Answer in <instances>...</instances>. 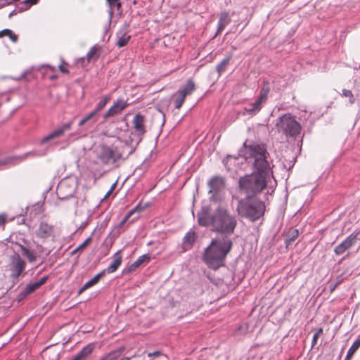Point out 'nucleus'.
Instances as JSON below:
<instances>
[{"label":"nucleus","instance_id":"79ce46f5","mask_svg":"<svg viewBox=\"0 0 360 360\" xmlns=\"http://www.w3.org/2000/svg\"><path fill=\"white\" fill-rule=\"evenodd\" d=\"M108 5L110 7L116 6L117 9H120L121 8V3L119 1V0H106Z\"/></svg>","mask_w":360,"mask_h":360},{"label":"nucleus","instance_id":"a19ab883","mask_svg":"<svg viewBox=\"0 0 360 360\" xmlns=\"http://www.w3.org/2000/svg\"><path fill=\"white\" fill-rule=\"evenodd\" d=\"M91 241V238H86L81 245H79L77 248L76 250H82L84 248H85Z\"/></svg>","mask_w":360,"mask_h":360},{"label":"nucleus","instance_id":"7c9ffc66","mask_svg":"<svg viewBox=\"0 0 360 360\" xmlns=\"http://www.w3.org/2000/svg\"><path fill=\"white\" fill-rule=\"evenodd\" d=\"M298 236L299 231L297 229H293L288 232L287 238L285 239V244L287 248L297 238Z\"/></svg>","mask_w":360,"mask_h":360},{"label":"nucleus","instance_id":"4c0bfd02","mask_svg":"<svg viewBox=\"0 0 360 360\" xmlns=\"http://www.w3.org/2000/svg\"><path fill=\"white\" fill-rule=\"evenodd\" d=\"M269 88L268 85L264 84L261 90L259 98H258L257 99L264 103L266 100V96L267 94L269 93Z\"/></svg>","mask_w":360,"mask_h":360},{"label":"nucleus","instance_id":"c03bdc74","mask_svg":"<svg viewBox=\"0 0 360 360\" xmlns=\"http://www.w3.org/2000/svg\"><path fill=\"white\" fill-rule=\"evenodd\" d=\"M47 279H48V276H45L41 278L40 280L37 282V283L39 285V288L46 282Z\"/></svg>","mask_w":360,"mask_h":360},{"label":"nucleus","instance_id":"4468645a","mask_svg":"<svg viewBox=\"0 0 360 360\" xmlns=\"http://www.w3.org/2000/svg\"><path fill=\"white\" fill-rule=\"evenodd\" d=\"M72 122V121H70L69 122L65 123L58 127L50 134L44 137L41 141V144H44L53 139L62 136L65 131L71 129Z\"/></svg>","mask_w":360,"mask_h":360},{"label":"nucleus","instance_id":"9b49d317","mask_svg":"<svg viewBox=\"0 0 360 360\" xmlns=\"http://www.w3.org/2000/svg\"><path fill=\"white\" fill-rule=\"evenodd\" d=\"M195 89V82L193 79H189L187 80L186 84L174 95L175 97L174 105L175 108L179 109L182 106L186 97L191 95Z\"/></svg>","mask_w":360,"mask_h":360},{"label":"nucleus","instance_id":"603ef678","mask_svg":"<svg viewBox=\"0 0 360 360\" xmlns=\"http://www.w3.org/2000/svg\"><path fill=\"white\" fill-rule=\"evenodd\" d=\"M338 285V283H336L335 284H334V285L333 287H331L330 291L333 292L336 288Z\"/></svg>","mask_w":360,"mask_h":360},{"label":"nucleus","instance_id":"5fc2aeb1","mask_svg":"<svg viewBox=\"0 0 360 360\" xmlns=\"http://www.w3.org/2000/svg\"><path fill=\"white\" fill-rule=\"evenodd\" d=\"M79 250H76V249H75L72 252V255H75V253H77Z\"/></svg>","mask_w":360,"mask_h":360},{"label":"nucleus","instance_id":"f257e3e1","mask_svg":"<svg viewBox=\"0 0 360 360\" xmlns=\"http://www.w3.org/2000/svg\"><path fill=\"white\" fill-rule=\"evenodd\" d=\"M197 220L199 225L211 226L214 231L223 234V237L233 234L238 224L236 216L222 205H218L212 212L209 206H202L197 213Z\"/></svg>","mask_w":360,"mask_h":360},{"label":"nucleus","instance_id":"2f4dec72","mask_svg":"<svg viewBox=\"0 0 360 360\" xmlns=\"http://www.w3.org/2000/svg\"><path fill=\"white\" fill-rule=\"evenodd\" d=\"M18 246L22 255L25 256L30 262H33L36 260V256L29 250V248L21 244H18Z\"/></svg>","mask_w":360,"mask_h":360},{"label":"nucleus","instance_id":"c85d7f7f","mask_svg":"<svg viewBox=\"0 0 360 360\" xmlns=\"http://www.w3.org/2000/svg\"><path fill=\"white\" fill-rule=\"evenodd\" d=\"M359 347H360V338L356 339L352 345L350 347V348L349 349V350L347 352V356H346L345 360H351L352 356L358 350Z\"/></svg>","mask_w":360,"mask_h":360},{"label":"nucleus","instance_id":"dca6fc26","mask_svg":"<svg viewBox=\"0 0 360 360\" xmlns=\"http://www.w3.org/2000/svg\"><path fill=\"white\" fill-rule=\"evenodd\" d=\"M36 236L41 239L53 236L54 227L46 221H41L35 231Z\"/></svg>","mask_w":360,"mask_h":360},{"label":"nucleus","instance_id":"4be33fe9","mask_svg":"<svg viewBox=\"0 0 360 360\" xmlns=\"http://www.w3.org/2000/svg\"><path fill=\"white\" fill-rule=\"evenodd\" d=\"M262 102L260 101L259 99H257L255 103L248 104L244 108V114L251 116L255 115L257 112L260 111L262 108Z\"/></svg>","mask_w":360,"mask_h":360},{"label":"nucleus","instance_id":"a211bd4d","mask_svg":"<svg viewBox=\"0 0 360 360\" xmlns=\"http://www.w3.org/2000/svg\"><path fill=\"white\" fill-rule=\"evenodd\" d=\"M231 22V17L228 12L222 11L219 14L218 27L214 37L220 34L224 29Z\"/></svg>","mask_w":360,"mask_h":360},{"label":"nucleus","instance_id":"412c9836","mask_svg":"<svg viewBox=\"0 0 360 360\" xmlns=\"http://www.w3.org/2000/svg\"><path fill=\"white\" fill-rule=\"evenodd\" d=\"M105 275V271H102L98 274H96L95 276H94L91 280H89L88 282H86L78 291L79 294L82 293L84 291H85L86 289L94 286V285L97 284L100 279L103 278Z\"/></svg>","mask_w":360,"mask_h":360},{"label":"nucleus","instance_id":"2eb2a0df","mask_svg":"<svg viewBox=\"0 0 360 360\" xmlns=\"http://www.w3.org/2000/svg\"><path fill=\"white\" fill-rule=\"evenodd\" d=\"M72 122V121H70L69 122L65 123L58 127L50 134L44 137L41 141V144H44L53 139L62 136L65 131L71 129Z\"/></svg>","mask_w":360,"mask_h":360},{"label":"nucleus","instance_id":"ddd939ff","mask_svg":"<svg viewBox=\"0 0 360 360\" xmlns=\"http://www.w3.org/2000/svg\"><path fill=\"white\" fill-rule=\"evenodd\" d=\"M128 106V103L124 99H117L108 110L103 114V118L108 120L122 112Z\"/></svg>","mask_w":360,"mask_h":360},{"label":"nucleus","instance_id":"09e8293b","mask_svg":"<svg viewBox=\"0 0 360 360\" xmlns=\"http://www.w3.org/2000/svg\"><path fill=\"white\" fill-rule=\"evenodd\" d=\"M112 191H108L107 192V193L105 194V195L103 197V198L102 199V200H104L105 199H106L108 196H110V195L111 194Z\"/></svg>","mask_w":360,"mask_h":360},{"label":"nucleus","instance_id":"a18cd8bd","mask_svg":"<svg viewBox=\"0 0 360 360\" xmlns=\"http://www.w3.org/2000/svg\"><path fill=\"white\" fill-rule=\"evenodd\" d=\"M59 70L63 73H68L69 72L68 70L63 65H59Z\"/></svg>","mask_w":360,"mask_h":360},{"label":"nucleus","instance_id":"b1692460","mask_svg":"<svg viewBox=\"0 0 360 360\" xmlns=\"http://www.w3.org/2000/svg\"><path fill=\"white\" fill-rule=\"evenodd\" d=\"M94 349V344L91 343L84 347L70 360H84L91 354Z\"/></svg>","mask_w":360,"mask_h":360},{"label":"nucleus","instance_id":"8fccbe9b","mask_svg":"<svg viewBox=\"0 0 360 360\" xmlns=\"http://www.w3.org/2000/svg\"><path fill=\"white\" fill-rule=\"evenodd\" d=\"M159 354H160V352H153V353H150V354H148V356H158V355H159Z\"/></svg>","mask_w":360,"mask_h":360},{"label":"nucleus","instance_id":"58836bf2","mask_svg":"<svg viewBox=\"0 0 360 360\" xmlns=\"http://www.w3.org/2000/svg\"><path fill=\"white\" fill-rule=\"evenodd\" d=\"M120 356V352H112L103 358L101 359V360H117V359Z\"/></svg>","mask_w":360,"mask_h":360},{"label":"nucleus","instance_id":"1a4fd4ad","mask_svg":"<svg viewBox=\"0 0 360 360\" xmlns=\"http://www.w3.org/2000/svg\"><path fill=\"white\" fill-rule=\"evenodd\" d=\"M25 262L18 254L15 253L11 256L9 270L11 271L10 277L13 283L18 281V278L25 269Z\"/></svg>","mask_w":360,"mask_h":360},{"label":"nucleus","instance_id":"f8f14e48","mask_svg":"<svg viewBox=\"0 0 360 360\" xmlns=\"http://www.w3.org/2000/svg\"><path fill=\"white\" fill-rule=\"evenodd\" d=\"M145 122V117L140 113L135 115L132 120L133 131L131 134L137 137L136 140L137 143L142 140L143 136L146 131Z\"/></svg>","mask_w":360,"mask_h":360},{"label":"nucleus","instance_id":"39448f33","mask_svg":"<svg viewBox=\"0 0 360 360\" xmlns=\"http://www.w3.org/2000/svg\"><path fill=\"white\" fill-rule=\"evenodd\" d=\"M269 158L270 155L264 144L254 143L246 146V159L252 161L253 168L257 172L270 173Z\"/></svg>","mask_w":360,"mask_h":360},{"label":"nucleus","instance_id":"473e14b6","mask_svg":"<svg viewBox=\"0 0 360 360\" xmlns=\"http://www.w3.org/2000/svg\"><path fill=\"white\" fill-rule=\"evenodd\" d=\"M39 0H25L20 3L18 8L20 11L29 9L32 5L36 4Z\"/></svg>","mask_w":360,"mask_h":360},{"label":"nucleus","instance_id":"f704fd0d","mask_svg":"<svg viewBox=\"0 0 360 360\" xmlns=\"http://www.w3.org/2000/svg\"><path fill=\"white\" fill-rule=\"evenodd\" d=\"M109 98L108 96L103 98L97 104L93 112H95V114L97 115V114L105 106Z\"/></svg>","mask_w":360,"mask_h":360},{"label":"nucleus","instance_id":"72a5a7b5","mask_svg":"<svg viewBox=\"0 0 360 360\" xmlns=\"http://www.w3.org/2000/svg\"><path fill=\"white\" fill-rule=\"evenodd\" d=\"M130 39V35H127L126 33H122L120 36L118 37L116 45L120 48L125 46L128 44Z\"/></svg>","mask_w":360,"mask_h":360},{"label":"nucleus","instance_id":"6ab92c4d","mask_svg":"<svg viewBox=\"0 0 360 360\" xmlns=\"http://www.w3.org/2000/svg\"><path fill=\"white\" fill-rule=\"evenodd\" d=\"M197 238V234L194 230H190L184 237L182 243L183 251L190 250Z\"/></svg>","mask_w":360,"mask_h":360},{"label":"nucleus","instance_id":"c756f323","mask_svg":"<svg viewBox=\"0 0 360 360\" xmlns=\"http://www.w3.org/2000/svg\"><path fill=\"white\" fill-rule=\"evenodd\" d=\"M232 55L229 54L226 58H224L221 63L217 66V71L219 73V75H221L222 72H224L229 64V62L231 59Z\"/></svg>","mask_w":360,"mask_h":360},{"label":"nucleus","instance_id":"423d86ee","mask_svg":"<svg viewBox=\"0 0 360 360\" xmlns=\"http://www.w3.org/2000/svg\"><path fill=\"white\" fill-rule=\"evenodd\" d=\"M276 127L278 132H281L286 136H296L301 131L300 124L297 122L290 114H285L280 117Z\"/></svg>","mask_w":360,"mask_h":360},{"label":"nucleus","instance_id":"6e6552de","mask_svg":"<svg viewBox=\"0 0 360 360\" xmlns=\"http://www.w3.org/2000/svg\"><path fill=\"white\" fill-rule=\"evenodd\" d=\"M207 185L210 199L215 202L221 201L225 193L226 179L222 176H215L210 179Z\"/></svg>","mask_w":360,"mask_h":360},{"label":"nucleus","instance_id":"20e7f679","mask_svg":"<svg viewBox=\"0 0 360 360\" xmlns=\"http://www.w3.org/2000/svg\"><path fill=\"white\" fill-rule=\"evenodd\" d=\"M236 210L239 217L255 221L264 215L265 205L257 198L245 196L238 200Z\"/></svg>","mask_w":360,"mask_h":360},{"label":"nucleus","instance_id":"c9c22d12","mask_svg":"<svg viewBox=\"0 0 360 360\" xmlns=\"http://www.w3.org/2000/svg\"><path fill=\"white\" fill-rule=\"evenodd\" d=\"M342 96H345L346 98H349V102L351 105L354 104L355 103V98L354 96V94H352V91L349 89H342Z\"/></svg>","mask_w":360,"mask_h":360},{"label":"nucleus","instance_id":"bb28decb","mask_svg":"<svg viewBox=\"0 0 360 360\" xmlns=\"http://www.w3.org/2000/svg\"><path fill=\"white\" fill-rule=\"evenodd\" d=\"M141 210H143V207H141L140 205H136L135 207L131 210L120 221V223L118 225V228H121L131 216H133L136 213L140 212Z\"/></svg>","mask_w":360,"mask_h":360},{"label":"nucleus","instance_id":"9d476101","mask_svg":"<svg viewBox=\"0 0 360 360\" xmlns=\"http://www.w3.org/2000/svg\"><path fill=\"white\" fill-rule=\"evenodd\" d=\"M76 191V185L74 181L63 179L57 186L56 194L60 200H67L72 198Z\"/></svg>","mask_w":360,"mask_h":360},{"label":"nucleus","instance_id":"4d7b16f0","mask_svg":"<svg viewBox=\"0 0 360 360\" xmlns=\"http://www.w3.org/2000/svg\"><path fill=\"white\" fill-rule=\"evenodd\" d=\"M138 217H139L138 216H136V217L133 219V221H134L135 219L138 218Z\"/></svg>","mask_w":360,"mask_h":360},{"label":"nucleus","instance_id":"f3484780","mask_svg":"<svg viewBox=\"0 0 360 360\" xmlns=\"http://www.w3.org/2000/svg\"><path fill=\"white\" fill-rule=\"evenodd\" d=\"M357 240V233L350 234L343 242L335 247L334 252L338 255H342L347 250L351 248Z\"/></svg>","mask_w":360,"mask_h":360},{"label":"nucleus","instance_id":"7ed1b4c3","mask_svg":"<svg viewBox=\"0 0 360 360\" xmlns=\"http://www.w3.org/2000/svg\"><path fill=\"white\" fill-rule=\"evenodd\" d=\"M269 173H262L255 171L250 174H246L238 180L240 193L247 197H255L266 187V178Z\"/></svg>","mask_w":360,"mask_h":360},{"label":"nucleus","instance_id":"f03ea898","mask_svg":"<svg viewBox=\"0 0 360 360\" xmlns=\"http://www.w3.org/2000/svg\"><path fill=\"white\" fill-rule=\"evenodd\" d=\"M233 245L229 237L216 238L212 240L203 254V261L211 269L217 270L224 266L226 255Z\"/></svg>","mask_w":360,"mask_h":360},{"label":"nucleus","instance_id":"37998d69","mask_svg":"<svg viewBox=\"0 0 360 360\" xmlns=\"http://www.w3.org/2000/svg\"><path fill=\"white\" fill-rule=\"evenodd\" d=\"M6 220V215L5 214H0V227L4 226Z\"/></svg>","mask_w":360,"mask_h":360},{"label":"nucleus","instance_id":"de8ad7c7","mask_svg":"<svg viewBox=\"0 0 360 360\" xmlns=\"http://www.w3.org/2000/svg\"><path fill=\"white\" fill-rule=\"evenodd\" d=\"M323 333V328H319L314 335H317V337H320Z\"/></svg>","mask_w":360,"mask_h":360},{"label":"nucleus","instance_id":"5701e85b","mask_svg":"<svg viewBox=\"0 0 360 360\" xmlns=\"http://www.w3.org/2000/svg\"><path fill=\"white\" fill-rule=\"evenodd\" d=\"M96 115L95 112H91L88 115H85L78 123L79 127L85 126L86 129L91 127L96 122Z\"/></svg>","mask_w":360,"mask_h":360},{"label":"nucleus","instance_id":"0eeeda50","mask_svg":"<svg viewBox=\"0 0 360 360\" xmlns=\"http://www.w3.org/2000/svg\"><path fill=\"white\" fill-rule=\"evenodd\" d=\"M122 157L117 147L101 146L98 150L97 158L104 165H112Z\"/></svg>","mask_w":360,"mask_h":360},{"label":"nucleus","instance_id":"cd10ccee","mask_svg":"<svg viewBox=\"0 0 360 360\" xmlns=\"http://www.w3.org/2000/svg\"><path fill=\"white\" fill-rule=\"evenodd\" d=\"M39 288V285L37 283V282L33 283H29L26 285L25 290L20 292V295L22 297H25L31 293L34 292L35 290Z\"/></svg>","mask_w":360,"mask_h":360},{"label":"nucleus","instance_id":"49530a36","mask_svg":"<svg viewBox=\"0 0 360 360\" xmlns=\"http://www.w3.org/2000/svg\"><path fill=\"white\" fill-rule=\"evenodd\" d=\"M318 339H319V337H317V335H313L311 347H314L316 345Z\"/></svg>","mask_w":360,"mask_h":360},{"label":"nucleus","instance_id":"a878e982","mask_svg":"<svg viewBox=\"0 0 360 360\" xmlns=\"http://www.w3.org/2000/svg\"><path fill=\"white\" fill-rule=\"evenodd\" d=\"M150 257L148 255H143L139 257L134 262H133L128 268L123 271L124 274H128L134 271L141 264L145 262L146 260H149Z\"/></svg>","mask_w":360,"mask_h":360},{"label":"nucleus","instance_id":"aec40b11","mask_svg":"<svg viewBox=\"0 0 360 360\" xmlns=\"http://www.w3.org/2000/svg\"><path fill=\"white\" fill-rule=\"evenodd\" d=\"M122 261V256L121 255L120 251H117L113 256V260L110 265L108 267L107 269H104L105 271V274H112L117 271L119 266L121 265Z\"/></svg>","mask_w":360,"mask_h":360},{"label":"nucleus","instance_id":"ea45409f","mask_svg":"<svg viewBox=\"0 0 360 360\" xmlns=\"http://www.w3.org/2000/svg\"><path fill=\"white\" fill-rule=\"evenodd\" d=\"M98 48L96 46H94L91 48V49L89 50V51L86 54V58H87V60L89 62L91 58L94 56V55L96 53V52L98 51Z\"/></svg>","mask_w":360,"mask_h":360},{"label":"nucleus","instance_id":"6e6d98bb","mask_svg":"<svg viewBox=\"0 0 360 360\" xmlns=\"http://www.w3.org/2000/svg\"><path fill=\"white\" fill-rule=\"evenodd\" d=\"M120 360H130L129 357L122 358Z\"/></svg>","mask_w":360,"mask_h":360},{"label":"nucleus","instance_id":"e433bc0d","mask_svg":"<svg viewBox=\"0 0 360 360\" xmlns=\"http://www.w3.org/2000/svg\"><path fill=\"white\" fill-rule=\"evenodd\" d=\"M6 34H10V39L12 40V41L13 42H16L17 40H18V37L14 34L13 33V32L8 29H5L4 30H1L0 31V38L4 37V36H6Z\"/></svg>","mask_w":360,"mask_h":360},{"label":"nucleus","instance_id":"3c124183","mask_svg":"<svg viewBox=\"0 0 360 360\" xmlns=\"http://www.w3.org/2000/svg\"><path fill=\"white\" fill-rule=\"evenodd\" d=\"M116 186H117V182L114 183V184L111 186L110 189L109 191H111L112 192V191L115 188Z\"/></svg>","mask_w":360,"mask_h":360},{"label":"nucleus","instance_id":"13d9d810","mask_svg":"<svg viewBox=\"0 0 360 360\" xmlns=\"http://www.w3.org/2000/svg\"><path fill=\"white\" fill-rule=\"evenodd\" d=\"M6 36H8V37H9V38H10V36H11V35H10V34H6Z\"/></svg>","mask_w":360,"mask_h":360},{"label":"nucleus","instance_id":"864d4df0","mask_svg":"<svg viewBox=\"0 0 360 360\" xmlns=\"http://www.w3.org/2000/svg\"><path fill=\"white\" fill-rule=\"evenodd\" d=\"M79 250H76V249H75L72 252V255H75V253H77Z\"/></svg>","mask_w":360,"mask_h":360},{"label":"nucleus","instance_id":"393cba45","mask_svg":"<svg viewBox=\"0 0 360 360\" xmlns=\"http://www.w3.org/2000/svg\"><path fill=\"white\" fill-rule=\"evenodd\" d=\"M41 155L37 153L35 150L27 152L19 157H11L4 160H0V165H6L11 162L14 159H19L20 161L25 160L29 157L40 156Z\"/></svg>","mask_w":360,"mask_h":360}]
</instances>
